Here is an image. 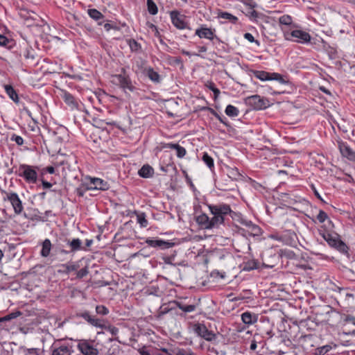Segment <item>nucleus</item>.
Masks as SVG:
<instances>
[{"instance_id":"25","label":"nucleus","mask_w":355,"mask_h":355,"mask_svg":"<svg viewBox=\"0 0 355 355\" xmlns=\"http://www.w3.org/2000/svg\"><path fill=\"white\" fill-rule=\"evenodd\" d=\"M167 146L171 149L176 150L177 156L179 158H182L186 155L185 148L178 144H168Z\"/></svg>"},{"instance_id":"40","label":"nucleus","mask_w":355,"mask_h":355,"mask_svg":"<svg viewBox=\"0 0 355 355\" xmlns=\"http://www.w3.org/2000/svg\"><path fill=\"white\" fill-rule=\"evenodd\" d=\"M62 267L64 268V272L69 273L70 272L76 270L78 268V266L75 264H62Z\"/></svg>"},{"instance_id":"48","label":"nucleus","mask_w":355,"mask_h":355,"mask_svg":"<svg viewBox=\"0 0 355 355\" xmlns=\"http://www.w3.org/2000/svg\"><path fill=\"white\" fill-rule=\"evenodd\" d=\"M327 218V214L324 211L320 210L317 216V219L320 222L323 223Z\"/></svg>"},{"instance_id":"61","label":"nucleus","mask_w":355,"mask_h":355,"mask_svg":"<svg viewBox=\"0 0 355 355\" xmlns=\"http://www.w3.org/2000/svg\"><path fill=\"white\" fill-rule=\"evenodd\" d=\"M257 342L255 340H252L250 344V349L255 350L257 349Z\"/></svg>"},{"instance_id":"14","label":"nucleus","mask_w":355,"mask_h":355,"mask_svg":"<svg viewBox=\"0 0 355 355\" xmlns=\"http://www.w3.org/2000/svg\"><path fill=\"white\" fill-rule=\"evenodd\" d=\"M338 148L341 155L349 160L355 162V151H354L346 143L338 142Z\"/></svg>"},{"instance_id":"9","label":"nucleus","mask_w":355,"mask_h":355,"mask_svg":"<svg viewBox=\"0 0 355 355\" xmlns=\"http://www.w3.org/2000/svg\"><path fill=\"white\" fill-rule=\"evenodd\" d=\"M193 329L196 334L207 341H212L216 337V335L212 331H209L203 324H196Z\"/></svg>"},{"instance_id":"29","label":"nucleus","mask_w":355,"mask_h":355,"mask_svg":"<svg viewBox=\"0 0 355 355\" xmlns=\"http://www.w3.org/2000/svg\"><path fill=\"white\" fill-rule=\"evenodd\" d=\"M334 248L343 254H347L349 250L347 245L340 239L337 241L336 244L334 245Z\"/></svg>"},{"instance_id":"3","label":"nucleus","mask_w":355,"mask_h":355,"mask_svg":"<svg viewBox=\"0 0 355 355\" xmlns=\"http://www.w3.org/2000/svg\"><path fill=\"white\" fill-rule=\"evenodd\" d=\"M287 40H293L298 43H308L311 41V35L307 32L301 30H294L291 33H284Z\"/></svg>"},{"instance_id":"54","label":"nucleus","mask_w":355,"mask_h":355,"mask_svg":"<svg viewBox=\"0 0 355 355\" xmlns=\"http://www.w3.org/2000/svg\"><path fill=\"white\" fill-rule=\"evenodd\" d=\"M24 57L26 60H34V55L33 54L31 53L30 51L29 50H26V52L24 53Z\"/></svg>"},{"instance_id":"63","label":"nucleus","mask_w":355,"mask_h":355,"mask_svg":"<svg viewBox=\"0 0 355 355\" xmlns=\"http://www.w3.org/2000/svg\"><path fill=\"white\" fill-rule=\"evenodd\" d=\"M93 243V240L92 239H87L86 240V242H85V244H86V246L87 247H90Z\"/></svg>"},{"instance_id":"51","label":"nucleus","mask_w":355,"mask_h":355,"mask_svg":"<svg viewBox=\"0 0 355 355\" xmlns=\"http://www.w3.org/2000/svg\"><path fill=\"white\" fill-rule=\"evenodd\" d=\"M87 273H88V270H87V268H83L80 269V270L78 272V273H77V276H78V277H79V278H82V277H83L86 276V275H87Z\"/></svg>"},{"instance_id":"26","label":"nucleus","mask_w":355,"mask_h":355,"mask_svg":"<svg viewBox=\"0 0 355 355\" xmlns=\"http://www.w3.org/2000/svg\"><path fill=\"white\" fill-rule=\"evenodd\" d=\"M135 214L137 216V223H139L140 226L141 227H147L148 223L146 218V214L144 212H138V211H135Z\"/></svg>"},{"instance_id":"27","label":"nucleus","mask_w":355,"mask_h":355,"mask_svg":"<svg viewBox=\"0 0 355 355\" xmlns=\"http://www.w3.org/2000/svg\"><path fill=\"white\" fill-rule=\"evenodd\" d=\"M218 17L224 19H227L229 21H230L232 24H236L238 21V18L232 15L231 13L227 12H220L218 14Z\"/></svg>"},{"instance_id":"49","label":"nucleus","mask_w":355,"mask_h":355,"mask_svg":"<svg viewBox=\"0 0 355 355\" xmlns=\"http://www.w3.org/2000/svg\"><path fill=\"white\" fill-rule=\"evenodd\" d=\"M10 42L6 36L0 35V46H7Z\"/></svg>"},{"instance_id":"30","label":"nucleus","mask_w":355,"mask_h":355,"mask_svg":"<svg viewBox=\"0 0 355 355\" xmlns=\"http://www.w3.org/2000/svg\"><path fill=\"white\" fill-rule=\"evenodd\" d=\"M88 15H89V17L91 18L94 19L96 21H98L103 18V14L101 12H99L98 10L94 9V8L89 9Z\"/></svg>"},{"instance_id":"35","label":"nucleus","mask_w":355,"mask_h":355,"mask_svg":"<svg viewBox=\"0 0 355 355\" xmlns=\"http://www.w3.org/2000/svg\"><path fill=\"white\" fill-rule=\"evenodd\" d=\"M255 76L261 80H270V73L263 71H257L255 72Z\"/></svg>"},{"instance_id":"4","label":"nucleus","mask_w":355,"mask_h":355,"mask_svg":"<svg viewBox=\"0 0 355 355\" xmlns=\"http://www.w3.org/2000/svg\"><path fill=\"white\" fill-rule=\"evenodd\" d=\"M121 73L120 74L114 75L113 77L116 78L120 87L125 90L128 89L130 92H135L136 87L132 85V80L130 76L127 74L125 68L121 69Z\"/></svg>"},{"instance_id":"50","label":"nucleus","mask_w":355,"mask_h":355,"mask_svg":"<svg viewBox=\"0 0 355 355\" xmlns=\"http://www.w3.org/2000/svg\"><path fill=\"white\" fill-rule=\"evenodd\" d=\"M340 293L342 295L345 296L346 300H349L350 298H354V295L353 293H348L344 289L340 288Z\"/></svg>"},{"instance_id":"22","label":"nucleus","mask_w":355,"mask_h":355,"mask_svg":"<svg viewBox=\"0 0 355 355\" xmlns=\"http://www.w3.org/2000/svg\"><path fill=\"white\" fill-rule=\"evenodd\" d=\"M4 89L8 96L15 102L19 103V97L15 89L10 85H5Z\"/></svg>"},{"instance_id":"19","label":"nucleus","mask_w":355,"mask_h":355,"mask_svg":"<svg viewBox=\"0 0 355 355\" xmlns=\"http://www.w3.org/2000/svg\"><path fill=\"white\" fill-rule=\"evenodd\" d=\"M145 73L148 78L155 83H159L161 81L159 74L152 67H148L145 69Z\"/></svg>"},{"instance_id":"37","label":"nucleus","mask_w":355,"mask_h":355,"mask_svg":"<svg viewBox=\"0 0 355 355\" xmlns=\"http://www.w3.org/2000/svg\"><path fill=\"white\" fill-rule=\"evenodd\" d=\"M292 18L290 15H284L279 17V22L283 25H290L292 24Z\"/></svg>"},{"instance_id":"36","label":"nucleus","mask_w":355,"mask_h":355,"mask_svg":"<svg viewBox=\"0 0 355 355\" xmlns=\"http://www.w3.org/2000/svg\"><path fill=\"white\" fill-rule=\"evenodd\" d=\"M202 159L209 168L214 167V159L207 153H204Z\"/></svg>"},{"instance_id":"46","label":"nucleus","mask_w":355,"mask_h":355,"mask_svg":"<svg viewBox=\"0 0 355 355\" xmlns=\"http://www.w3.org/2000/svg\"><path fill=\"white\" fill-rule=\"evenodd\" d=\"M269 78H270V80H275L280 83L284 82L282 76L279 73H270Z\"/></svg>"},{"instance_id":"58","label":"nucleus","mask_w":355,"mask_h":355,"mask_svg":"<svg viewBox=\"0 0 355 355\" xmlns=\"http://www.w3.org/2000/svg\"><path fill=\"white\" fill-rule=\"evenodd\" d=\"M178 355H194V354L191 351L182 349L179 352Z\"/></svg>"},{"instance_id":"6","label":"nucleus","mask_w":355,"mask_h":355,"mask_svg":"<svg viewBox=\"0 0 355 355\" xmlns=\"http://www.w3.org/2000/svg\"><path fill=\"white\" fill-rule=\"evenodd\" d=\"M78 349L83 355H98L99 352L93 345V342L88 340H80L77 345Z\"/></svg>"},{"instance_id":"59","label":"nucleus","mask_w":355,"mask_h":355,"mask_svg":"<svg viewBox=\"0 0 355 355\" xmlns=\"http://www.w3.org/2000/svg\"><path fill=\"white\" fill-rule=\"evenodd\" d=\"M250 18L255 19L258 17V12L257 11H255L254 10H252L250 12Z\"/></svg>"},{"instance_id":"57","label":"nucleus","mask_w":355,"mask_h":355,"mask_svg":"<svg viewBox=\"0 0 355 355\" xmlns=\"http://www.w3.org/2000/svg\"><path fill=\"white\" fill-rule=\"evenodd\" d=\"M44 171H46L49 173L53 174L55 173L54 167L50 166L43 168Z\"/></svg>"},{"instance_id":"56","label":"nucleus","mask_w":355,"mask_h":355,"mask_svg":"<svg viewBox=\"0 0 355 355\" xmlns=\"http://www.w3.org/2000/svg\"><path fill=\"white\" fill-rule=\"evenodd\" d=\"M26 355H40V354H38V352L36 349H30L26 352Z\"/></svg>"},{"instance_id":"42","label":"nucleus","mask_w":355,"mask_h":355,"mask_svg":"<svg viewBox=\"0 0 355 355\" xmlns=\"http://www.w3.org/2000/svg\"><path fill=\"white\" fill-rule=\"evenodd\" d=\"M129 45L132 51L137 52L141 49L140 44L135 40H130Z\"/></svg>"},{"instance_id":"47","label":"nucleus","mask_w":355,"mask_h":355,"mask_svg":"<svg viewBox=\"0 0 355 355\" xmlns=\"http://www.w3.org/2000/svg\"><path fill=\"white\" fill-rule=\"evenodd\" d=\"M243 37L250 42H255L258 46L260 44L258 40H254V36L250 33H245Z\"/></svg>"},{"instance_id":"52","label":"nucleus","mask_w":355,"mask_h":355,"mask_svg":"<svg viewBox=\"0 0 355 355\" xmlns=\"http://www.w3.org/2000/svg\"><path fill=\"white\" fill-rule=\"evenodd\" d=\"M240 223L248 228L253 223L252 221L242 218L240 219Z\"/></svg>"},{"instance_id":"11","label":"nucleus","mask_w":355,"mask_h":355,"mask_svg":"<svg viewBox=\"0 0 355 355\" xmlns=\"http://www.w3.org/2000/svg\"><path fill=\"white\" fill-rule=\"evenodd\" d=\"M108 189V185L106 182L100 178H89V183L87 184V190H106Z\"/></svg>"},{"instance_id":"62","label":"nucleus","mask_w":355,"mask_h":355,"mask_svg":"<svg viewBox=\"0 0 355 355\" xmlns=\"http://www.w3.org/2000/svg\"><path fill=\"white\" fill-rule=\"evenodd\" d=\"M286 256L290 259H293L295 257V254L292 251H289L286 253Z\"/></svg>"},{"instance_id":"32","label":"nucleus","mask_w":355,"mask_h":355,"mask_svg":"<svg viewBox=\"0 0 355 355\" xmlns=\"http://www.w3.org/2000/svg\"><path fill=\"white\" fill-rule=\"evenodd\" d=\"M148 11L150 15H155L158 12V8L155 3L153 0H147Z\"/></svg>"},{"instance_id":"18","label":"nucleus","mask_w":355,"mask_h":355,"mask_svg":"<svg viewBox=\"0 0 355 355\" xmlns=\"http://www.w3.org/2000/svg\"><path fill=\"white\" fill-rule=\"evenodd\" d=\"M65 241L70 246L71 252L86 250V248L83 246L82 241L79 239H73L71 241L69 239H65Z\"/></svg>"},{"instance_id":"21","label":"nucleus","mask_w":355,"mask_h":355,"mask_svg":"<svg viewBox=\"0 0 355 355\" xmlns=\"http://www.w3.org/2000/svg\"><path fill=\"white\" fill-rule=\"evenodd\" d=\"M174 304L184 313H191L196 309V306L195 304L186 305L182 302L180 301H174Z\"/></svg>"},{"instance_id":"17","label":"nucleus","mask_w":355,"mask_h":355,"mask_svg":"<svg viewBox=\"0 0 355 355\" xmlns=\"http://www.w3.org/2000/svg\"><path fill=\"white\" fill-rule=\"evenodd\" d=\"M241 320L245 324H252L257 322L258 315L255 313L246 311L241 314Z\"/></svg>"},{"instance_id":"2","label":"nucleus","mask_w":355,"mask_h":355,"mask_svg":"<svg viewBox=\"0 0 355 355\" xmlns=\"http://www.w3.org/2000/svg\"><path fill=\"white\" fill-rule=\"evenodd\" d=\"M38 167L28 164H21L16 172L19 177L23 178L27 183L35 184L37 180Z\"/></svg>"},{"instance_id":"53","label":"nucleus","mask_w":355,"mask_h":355,"mask_svg":"<svg viewBox=\"0 0 355 355\" xmlns=\"http://www.w3.org/2000/svg\"><path fill=\"white\" fill-rule=\"evenodd\" d=\"M311 189H312L315 197L318 199H319L320 200L323 201V199L322 198L321 196L320 195V193H318V191H317L316 188L315 187V186L313 184L311 185Z\"/></svg>"},{"instance_id":"12","label":"nucleus","mask_w":355,"mask_h":355,"mask_svg":"<svg viewBox=\"0 0 355 355\" xmlns=\"http://www.w3.org/2000/svg\"><path fill=\"white\" fill-rule=\"evenodd\" d=\"M79 317L83 318L84 320H85L89 324L91 325L99 327V328H104V322L103 320L96 318L94 316H92L90 315L89 312L85 311L83 313H80L78 315Z\"/></svg>"},{"instance_id":"45","label":"nucleus","mask_w":355,"mask_h":355,"mask_svg":"<svg viewBox=\"0 0 355 355\" xmlns=\"http://www.w3.org/2000/svg\"><path fill=\"white\" fill-rule=\"evenodd\" d=\"M105 330L109 331L112 336H116L119 332V329L114 326H105L104 324V328Z\"/></svg>"},{"instance_id":"43","label":"nucleus","mask_w":355,"mask_h":355,"mask_svg":"<svg viewBox=\"0 0 355 355\" xmlns=\"http://www.w3.org/2000/svg\"><path fill=\"white\" fill-rule=\"evenodd\" d=\"M12 141H15L18 146H22L24 144V139L21 136L12 134L10 137Z\"/></svg>"},{"instance_id":"39","label":"nucleus","mask_w":355,"mask_h":355,"mask_svg":"<svg viewBox=\"0 0 355 355\" xmlns=\"http://www.w3.org/2000/svg\"><path fill=\"white\" fill-rule=\"evenodd\" d=\"M331 349V347L330 345H324L322 347L317 348L316 354L317 355H324L326 353H327L330 349Z\"/></svg>"},{"instance_id":"41","label":"nucleus","mask_w":355,"mask_h":355,"mask_svg":"<svg viewBox=\"0 0 355 355\" xmlns=\"http://www.w3.org/2000/svg\"><path fill=\"white\" fill-rule=\"evenodd\" d=\"M206 85L210 90H211L214 92L215 98L219 96L220 90L216 87L215 84L214 83L209 82Z\"/></svg>"},{"instance_id":"13","label":"nucleus","mask_w":355,"mask_h":355,"mask_svg":"<svg viewBox=\"0 0 355 355\" xmlns=\"http://www.w3.org/2000/svg\"><path fill=\"white\" fill-rule=\"evenodd\" d=\"M146 243L153 248H159L162 250L172 248L174 243L170 241H165L161 239H153L148 238L146 240Z\"/></svg>"},{"instance_id":"34","label":"nucleus","mask_w":355,"mask_h":355,"mask_svg":"<svg viewBox=\"0 0 355 355\" xmlns=\"http://www.w3.org/2000/svg\"><path fill=\"white\" fill-rule=\"evenodd\" d=\"M323 237L325 239V241L328 243V244L331 247H334V245L336 244L337 241L339 239L338 236H332L330 234L324 235Z\"/></svg>"},{"instance_id":"10","label":"nucleus","mask_w":355,"mask_h":355,"mask_svg":"<svg viewBox=\"0 0 355 355\" xmlns=\"http://www.w3.org/2000/svg\"><path fill=\"white\" fill-rule=\"evenodd\" d=\"M196 221L202 229L211 230L216 227L212 218H209L205 214H201L197 216Z\"/></svg>"},{"instance_id":"55","label":"nucleus","mask_w":355,"mask_h":355,"mask_svg":"<svg viewBox=\"0 0 355 355\" xmlns=\"http://www.w3.org/2000/svg\"><path fill=\"white\" fill-rule=\"evenodd\" d=\"M41 181H42V187L44 189H49L52 187L51 183H50L43 179H42Z\"/></svg>"},{"instance_id":"64","label":"nucleus","mask_w":355,"mask_h":355,"mask_svg":"<svg viewBox=\"0 0 355 355\" xmlns=\"http://www.w3.org/2000/svg\"><path fill=\"white\" fill-rule=\"evenodd\" d=\"M347 320L351 322L354 325H355V318H354V317H348L347 318Z\"/></svg>"},{"instance_id":"31","label":"nucleus","mask_w":355,"mask_h":355,"mask_svg":"<svg viewBox=\"0 0 355 355\" xmlns=\"http://www.w3.org/2000/svg\"><path fill=\"white\" fill-rule=\"evenodd\" d=\"M62 96L63 100L64 101V102L67 104H68L69 105H72V106L76 105L74 97L70 93L64 92H63Z\"/></svg>"},{"instance_id":"8","label":"nucleus","mask_w":355,"mask_h":355,"mask_svg":"<svg viewBox=\"0 0 355 355\" xmlns=\"http://www.w3.org/2000/svg\"><path fill=\"white\" fill-rule=\"evenodd\" d=\"M170 17L171 22L174 26L178 29H185L188 28V24L186 22V16L180 14L178 10H172L170 12Z\"/></svg>"},{"instance_id":"16","label":"nucleus","mask_w":355,"mask_h":355,"mask_svg":"<svg viewBox=\"0 0 355 355\" xmlns=\"http://www.w3.org/2000/svg\"><path fill=\"white\" fill-rule=\"evenodd\" d=\"M72 346L69 345H61L58 347H54L51 355H71L73 353Z\"/></svg>"},{"instance_id":"28","label":"nucleus","mask_w":355,"mask_h":355,"mask_svg":"<svg viewBox=\"0 0 355 355\" xmlns=\"http://www.w3.org/2000/svg\"><path fill=\"white\" fill-rule=\"evenodd\" d=\"M225 114L230 117L237 116L239 114V111L237 107L228 105L225 110Z\"/></svg>"},{"instance_id":"7","label":"nucleus","mask_w":355,"mask_h":355,"mask_svg":"<svg viewBox=\"0 0 355 355\" xmlns=\"http://www.w3.org/2000/svg\"><path fill=\"white\" fill-rule=\"evenodd\" d=\"M245 103L255 110L265 109L268 105V101L259 95H253L246 98Z\"/></svg>"},{"instance_id":"23","label":"nucleus","mask_w":355,"mask_h":355,"mask_svg":"<svg viewBox=\"0 0 355 355\" xmlns=\"http://www.w3.org/2000/svg\"><path fill=\"white\" fill-rule=\"evenodd\" d=\"M153 168L150 166L144 165L139 171L138 173L139 176L144 178H148L153 175Z\"/></svg>"},{"instance_id":"5","label":"nucleus","mask_w":355,"mask_h":355,"mask_svg":"<svg viewBox=\"0 0 355 355\" xmlns=\"http://www.w3.org/2000/svg\"><path fill=\"white\" fill-rule=\"evenodd\" d=\"M5 194L4 200H8L10 202L16 215H20L24 211V207L17 193L15 192H6Z\"/></svg>"},{"instance_id":"24","label":"nucleus","mask_w":355,"mask_h":355,"mask_svg":"<svg viewBox=\"0 0 355 355\" xmlns=\"http://www.w3.org/2000/svg\"><path fill=\"white\" fill-rule=\"evenodd\" d=\"M259 263L256 260H248L243 263L242 270L244 271H250L258 268Z\"/></svg>"},{"instance_id":"38","label":"nucleus","mask_w":355,"mask_h":355,"mask_svg":"<svg viewBox=\"0 0 355 355\" xmlns=\"http://www.w3.org/2000/svg\"><path fill=\"white\" fill-rule=\"evenodd\" d=\"M96 311L98 314L102 315H106L109 313L108 309L103 306V305H98L96 307Z\"/></svg>"},{"instance_id":"15","label":"nucleus","mask_w":355,"mask_h":355,"mask_svg":"<svg viewBox=\"0 0 355 355\" xmlns=\"http://www.w3.org/2000/svg\"><path fill=\"white\" fill-rule=\"evenodd\" d=\"M214 32V30L202 26L201 28L196 30L195 34L200 38H205L209 40H213L214 38L218 40Z\"/></svg>"},{"instance_id":"20","label":"nucleus","mask_w":355,"mask_h":355,"mask_svg":"<svg viewBox=\"0 0 355 355\" xmlns=\"http://www.w3.org/2000/svg\"><path fill=\"white\" fill-rule=\"evenodd\" d=\"M52 245L51 241L49 239H46L42 244V250L40 255L42 257H47L50 255Z\"/></svg>"},{"instance_id":"44","label":"nucleus","mask_w":355,"mask_h":355,"mask_svg":"<svg viewBox=\"0 0 355 355\" xmlns=\"http://www.w3.org/2000/svg\"><path fill=\"white\" fill-rule=\"evenodd\" d=\"M249 230H250V234L252 235H259L261 232V229L259 227L254 223L251 225L250 227H248Z\"/></svg>"},{"instance_id":"33","label":"nucleus","mask_w":355,"mask_h":355,"mask_svg":"<svg viewBox=\"0 0 355 355\" xmlns=\"http://www.w3.org/2000/svg\"><path fill=\"white\" fill-rule=\"evenodd\" d=\"M21 315V312L19 311H15V312H12L6 315H5L4 317L0 318V321L1 322H6V321H9V320H11L14 318H16L17 317Z\"/></svg>"},{"instance_id":"1","label":"nucleus","mask_w":355,"mask_h":355,"mask_svg":"<svg viewBox=\"0 0 355 355\" xmlns=\"http://www.w3.org/2000/svg\"><path fill=\"white\" fill-rule=\"evenodd\" d=\"M208 207L213 215L211 218L216 227L224 223L227 215L231 214L232 212L230 205L226 204L209 205Z\"/></svg>"},{"instance_id":"60","label":"nucleus","mask_w":355,"mask_h":355,"mask_svg":"<svg viewBox=\"0 0 355 355\" xmlns=\"http://www.w3.org/2000/svg\"><path fill=\"white\" fill-rule=\"evenodd\" d=\"M163 261L166 264H171V257H164Z\"/></svg>"}]
</instances>
